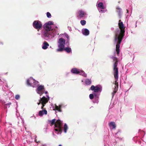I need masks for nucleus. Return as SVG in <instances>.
Masks as SVG:
<instances>
[{
  "label": "nucleus",
  "instance_id": "1",
  "mask_svg": "<svg viewBox=\"0 0 146 146\" xmlns=\"http://www.w3.org/2000/svg\"><path fill=\"white\" fill-rule=\"evenodd\" d=\"M49 121L51 123V125L55 124L54 127L55 128L54 129L56 131L58 132L57 134H58L59 132L61 133L62 132V125L61 121L58 119L56 121V119H54L52 120Z\"/></svg>",
  "mask_w": 146,
  "mask_h": 146
},
{
  "label": "nucleus",
  "instance_id": "2",
  "mask_svg": "<svg viewBox=\"0 0 146 146\" xmlns=\"http://www.w3.org/2000/svg\"><path fill=\"white\" fill-rule=\"evenodd\" d=\"M112 59L114 62L113 64V74L115 79V82H117L118 78L119 71L117 68L118 63L119 61L118 59L115 57H113Z\"/></svg>",
  "mask_w": 146,
  "mask_h": 146
},
{
  "label": "nucleus",
  "instance_id": "3",
  "mask_svg": "<svg viewBox=\"0 0 146 146\" xmlns=\"http://www.w3.org/2000/svg\"><path fill=\"white\" fill-rule=\"evenodd\" d=\"M118 26L119 29H120V31L119 32V29L118 30V32L119 33V34H118V36L123 37L124 36V33L125 32L124 30L125 27L124 26L123 22L121 21V20H119Z\"/></svg>",
  "mask_w": 146,
  "mask_h": 146
},
{
  "label": "nucleus",
  "instance_id": "4",
  "mask_svg": "<svg viewBox=\"0 0 146 146\" xmlns=\"http://www.w3.org/2000/svg\"><path fill=\"white\" fill-rule=\"evenodd\" d=\"M123 38V37L118 36L117 33H115V40L116 41L117 40L116 47V50L117 54H119L120 46Z\"/></svg>",
  "mask_w": 146,
  "mask_h": 146
},
{
  "label": "nucleus",
  "instance_id": "5",
  "mask_svg": "<svg viewBox=\"0 0 146 146\" xmlns=\"http://www.w3.org/2000/svg\"><path fill=\"white\" fill-rule=\"evenodd\" d=\"M65 41L64 39L61 38L58 40V48L57 49L58 52H61L63 50V47H64Z\"/></svg>",
  "mask_w": 146,
  "mask_h": 146
},
{
  "label": "nucleus",
  "instance_id": "6",
  "mask_svg": "<svg viewBox=\"0 0 146 146\" xmlns=\"http://www.w3.org/2000/svg\"><path fill=\"white\" fill-rule=\"evenodd\" d=\"M33 26L38 31L42 28V25L41 22L38 21H35L33 23Z\"/></svg>",
  "mask_w": 146,
  "mask_h": 146
},
{
  "label": "nucleus",
  "instance_id": "7",
  "mask_svg": "<svg viewBox=\"0 0 146 146\" xmlns=\"http://www.w3.org/2000/svg\"><path fill=\"white\" fill-rule=\"evenodd\" d=\"M37 83V82L32 78H30L27 80V84L29 86L35 87V84Z\"/></svg>",
  "mask_w": 146,
  "mask_h": 146
},
{
  "label": "nucleus",
  "instance_id": "8",
  "mask_svg": "<svg viewBox=\"0 0 146 146\" xmlns=\"http://www.w3.org/2000/svg\"><path fill=\"white\" fill-rule=\"evenodd\" d=\"M37 93L41 95L44 93V88L43 86L40 85L38 86L37 89Z\"/></svg>",
  "mask_w": 146,
  "mask_h": 146
},
{
  "label": "nucleus",
  "instance_id": "9",
  "mask_svg": "<svg viewBox=\"0 0 146 146\" xmlns=\"http://www.w3.org/2000/svg\"><path fill=\"white\" fill-rule=\"evenodd\" d=\"M90 89L92 91H94L95 92H97L100 91L101 88L99 85L96 86L94 85H92L90 88Z\"/></svg>",
  "mask_w": 146,
  "mask_h": 146
},
{
  "label": "nucleus",
  "instance_id": "10",
  "mask_svg": "<svg viewBox=\"0 0 146 146\" xmlns=\"http://www.w3.org/2000/svg\"><path fill=\"white\" fill-rule=\"evenodd\" d=\"M40 102L41 104H46L48 102L49 98L48 96V98H46L45 96H43L42 98L40 99Z\"/></svg>",
  "mask_w": 146,
  "mask_h": 146
},
{
  "label": "nucleus",
  "instance_id": "11",
  "mask_svg": "<svg viewBox=\"0 0 146 146\" xmlns=\"http://www.w3.org/2000/svg\"><path fill=\"white\" fill-rule=\"evenodd\" d=\"M78 15L77 16V17L78 18H81L83 17L85 15H86V13L82 10L79 11L78 12Z\"/></svg>",
  "mask_w": 146,
  "mask_h": 146
},
{
  "label": "nucleus",
  "instance_id": "12",
  "mask_svg": "<svg viewBox=\"0 0 146 146\" xmlns=\"http://www.w3.org/2000/svg\"><path fill=\"white\" fill-rule=\"evenodd\" d=\"M115 86V88H114L113 92L112 93V96L113 97L114 95L115 94V93L117 91V90L118 88V82H117L115 83V82L114 83Z\"/></svg>",
  "mask_w": 146,
  "mask_h": 146
},
{
  "label": "nucleus",
  "instance_id": "13",
  "mask_svg": "<svg viewBox=\"0 0 146 146\" xmlns=\"http://www.w3.org/2000/svg\"><path fill=\"white\" fill-rule=\"evenodd\" d=\"M51 32L50 31L47 30H45L44 32V36L45 37H49V36L51 35Z\"/></svg>",
  "mask_w": 146,
  "mask_h": 146
},
{
  "label": "nucleus",
  "instance_id": "14",
  "mask_svg": "<svg viewBox=\"0 0 146 146\" xmlns=\"http://www.w3.org/2000/svg\"><path fill=\"white\" fill-rule=\"evenodd\" d=\"M47 113V111L45 109H44L42 110H41L39 111L38 114L40 116H42L44 114L46 115Z\"/></svg>",
  "mask_w": 146,
  "mask_h": 146
},
{
  "label": "nucleus",
  "instance_id": "15",
  "mask_svg": "<svg viewBox=\"0 0 146 146\" xmlns=\"http://www.w3.org/2000/svg\"><path fill=\"white\" fill-rule=\"evenodd\" d=\"M44 28L45 29V30H47L50 31L51 29V27L50 25H49L46 23L43 26Z\"/></svg>",
  "mask_w": 146,
  "mask_h": 146
},
{
  "label": "nucleus",
  "instance_id": "16",
  "mask_svg": "<svg viewBox=\"0 0 146 146\" xmlns=\"http://www.w3.org/2000/svg\"><path fill=\"white\" fill-rule=\"evenodd\" d=\"M49 45V44L46 41H45L43 43L42 48L43 49L45 50L48 48V46Z\"/></svg>",
  "mask_w": 146,
  "mask_h": 146
},
{
  "label": "nucleus",
  "instance_id": "17",
  "mask_svg": "<svg viewBox=\"0 0 146 146\" xmlns=\"http://www.w3.org/2000/svg\"><path fill=\"white\" fill-rule=\"evenodd\" d=\"M109 125L110 128H111L112 129H115L116 128V126L115 122H111L109 123Z\"/></svg>",
  "mask_w": 146,
  "mask_h": 146
},
{
  "label": "nucleus",
  "instance_id": "18",
  "mask_svg": "<svg viewBox=\"0 0 146 146\" xmlns=\"http://www.w3.org/2000/svg\"><path fill=\"white\" fill-rule=\"evenodd\" d=\"M71 72L73 74H79L80 71L76 68H72L71 70Z\"/></svg>",
  "mask_w": 146,
  "mask_h": 146
},
{
  "label": "nucleus",
  "instance_id": "19",
  "mask_svg": "<svg viewBox=\"0 0 146 146\" xmlns=\"http://www.w3.org/2000/svg\"><path fill=\"white\" fill-rule=\"evenodd\" d=\"M65 50L68 53H70L72 52V50L69 47H66L65 48L63 47V50Z\"/></svg>",
  "mask_w": 146,
  "mask_h": 146
},
{
  "label": "nucleus",
  "instance_id": "20",
  "mask_svg": "<svg viewBox=\"0 0 146 146\" xmlns=\"http://www.w3.org/2000/svg\"><path fill=\"white\" fill-rule=\"evenodd\" d=\"M82 32L83 34L86 36L88 35L89 34V30L86 29H84Z\"/></svg>",
  "mask_w": 146,
  "mask_h": 146
},
{
  "label": "nucleus",
  "instance_id": "21",
  "mask_svg": "<svg viewBox=\"0 0 146 146\" xmlns=\"http://www.w3.org/2000/svg\"><path fill=\"white\" fill-rule=\"evenodd\" d=\"M55 109L58 111L59 112H61L62 110L61 109V105H59V106H58L56 105H55Z\"/></svg>",
  "mask_w": 146,
  "mask_h": 146
},
{
  "label": "nucleus",
  "instance_id": "22",
  "mask_svg": "<svg viewBox=\"0 0 146 146\" xmlns=\"http://www.w3.org/2000/svg\"><path fill=\"white\" fill-rule=\"evenodd\" d=\"M98 7L101 8V9H104V7L103 5V4L102 2L99 3L98 4Z\"/></svg>",
  "mask_w": 146,
  "mask_h": 146
},
{
  "label": "nucleus",
  "instance_id": "23",
  "mask_svg": "<svg viewBox=\"0 0 146 146\" xmlns=\"http://www.w3.org/2000/svg\"><path fill=\"white\" fill-rule=\"evenodd\" d=\"M85 83L86 85H90L91 83V81L90 79H87L86 80Z\"/></svg>",
  "mask_w": 146,
  "mask_h": 146
},
{
  "label": "nucleus",
  "instance_id": "24",
  "mask_svg": "<svg viewBox=\"0 0 146 146\" xmlns=\"http://www.w3.org/2000/svg\"><path fill=\"white\" fill-rule=\"evenodd\" d=\"M64 37H66L67 38V40L66 42L68 43L70 40V39L69 38V36L66 33H64Z\"/></svg>",
  "mask_w": 146,
  "mask_h": 146
},
{
  "label": "nucleus",
  "instance_id": "25",
  "mask_svg": "<svg viewBox=\"0 0 146 146\" xmlns=\"http://www.w3.org/2000/svg\"><path fill=\"white\" fill-rule=\"evenodd\" d=\"M68 129V127L66 124L65 123L64 125V131L65 133H66L67 132V130Z\"/></svg>",
  "mask_w": 146,
  "mask_h": 146
},
{
  "label": "nucleus",
  "instance_id": "26",
  "mask_svg": "<svg viewBox=\"0 0 146 146\" xmlns=\"http://www.w3.org/2000/svg\"><path fill=\"white\" fill-rule=\"evenodd\" d=\"M96 94H90L89 95V97L90 99L91 100L93 99L94 98V96H96Z\"/></svg>",
  "mask_w": 146,
  "mask_h": 146
},
{
  "label": "nucleus",
  "instance_id": "27",
  "mask_svg": "<svg viewBox=\"0 0 146 146\" xmlns=\"http://www.w3.org/2000/svg\"><path fill=\"white\" fill-rule=\"evenodd\" d=\"M79 74L84 76H87L86 74H85V72L83 71H80V73Z\"/></svg>",
  "mask_w": 146,
  "mask_h": 146
},
{
  "label": "nucleus",
  "instance_id": "28",
  "mask_svg": "<svg viewBox=\"0 0 146 146\" xmlns=\"http://www.w3.org/2000/svg\"><path fill=\"white\" fill-rule=\"evenodd\" d=\"M80 22L81 25L82 26L85 25L86 23V21L84 20H81Z\"/></svg>",
  "mask_w": 146,
  "mask_h": 146
},
{
  "label": "nucleus",
  "instance_id": "29",
  "mask_svg": "<svg viewBox=\"0 0 146 146\" xmlns=\"http://www.w3.org/2000/svg\"><path fill=\"white\" fill-rule=\"evenodd\" d=\"M46 16L48 18H50L51 17V15L50 13L49 12H47L46 13Z\"/></svg>",
  "mask_w": 146,
  "mask_h": 146
},
{
  "label": "nucleus",
  "instance_id": "30",
  "mask_svg": "<svg viewBox=\"0 0 146 146\" xmlns=\"http://www.w3.org/2000/svg\"><path fill=\"white\" fill-rule=\"evenodd\" d=\"M46 23L48 25H53V23L51 21H49Z\"/></svg>",
  "mask_w": 146,
  "mask_h": 146
},
{
  "label": "nucleus",
  "instance_id": "31",
  "mask_svg": "<svg viewBox=\"0 0 146 146\" xmlns=\"http://www.w3.org/2000/svg\"><path fill=\"white\" fill-rule=\"evenodd\" d=\"M117 12H118L119 14H120L121 12V9L119 7H117Z\"/></svg>",
  "mask_w": 146,
  "mask_h": 146
},
{
  "label": "nucleus",
  "instance_id": "32",
  "mask_svg": "<svg viewBox=\"0 0 146 146\" xmlns=\"http://www.w3.org/2000/svg\"><path fill=\"white\" fill-rule=\"evenodd\" d=\"M15 98L16 99L18 100L20 98V96L19 95H17L15 96Z\"/></svg>",
  "mask_w": 146,
  "mask_h": 146
},
{
  "label": "nucleus",
  "instance_id": "33",
  "mask_svg": "<svg viewBox=\"0 0 146 146\" xmlns=\"http://www.w3.org/2000/svg\"><path fill=\"white\" fill-rule=\"evenodd\" d=\"M11 103H7L5 104V106H9L11 104Z\"/></svg>",
  "mask_w": 146,
  "mask_h": 146
},
{
  "label": "nucleus",
  "instance_id": "34",
  "mask_svg": "<svg viewBox=\"0 0 146 146\" xmlns=\"http://www.w3.org/2000/svg\"><path fill=\"white\" fill-rule=\"evenodd\" d=\"M41 103V102H40V100H39V102L37 103V104H38V105H39Z\"/></svg>",
  "mask_w": 146,
  "mask_h": 146
},
{
  "label": "nucleus",
  "instance_id": "35",
  "mask_svg": "<svg viewBox=\"0 0 146 146\" xmlns=\"http://www.w3.org/2000/svg\"><path fill=\"white\" fill-rule=\"evenodd\" d=\"M42 104V107H44L45 105L46 104Z\"/></svg>",
  "mask_w": 146,
  "mask_h": 146
},
{
  "label": "nucleus",
  "instance_id": "36",
  "mask_svg": "<svg viewBox=\"0 0 146 146\" xmlns=\"http://www.w3.org/2000/svg\"><path fill=\"white\" fill-rule=\"evenodd\" d=\"M43 107H42V106H41V109H42V110H44V109H43Z\"/></svg>",
  "mask_w": 146,
  "mask_h": 146
},
{
  "label": "nucleus",
  "instance_id": "37",
  "mask_svg": "<svg viewBox=\"0 0 146 146\" xmlns=\"http://www.w3.org/2000/svg\"><path fill=\"white\" fill-rule=\"evenodd\" d=\"M45 93V94H46L47 93V92L46 91Z\"/></svg>",
  "mask_w": 146,
  "mask_h": 146
},
{
  "label": "nucleus",
  "instance_id": "38",
  "mask_svg": "<svg viewBox=\"0 0 146 146\" xmlns=\"http://www.w3.org/2000/svg\"><path fill=\"white\" fill-rule=\"evenodd\" d=\"M58 146H62V145H60Z\"/></svg>",
  "mask_w": 146,
  "mask_h": 146
},
{
  "label": "nucleus",
  "instance_id": "39",
  "mask_svg": "<svg viewBox=\"0 0 146 146\" xmlns=\"http://www.w3.org/2000/svg\"><path fill=\"white\" fill-rule=\"evenodd\" d=\"M35 141H36V142H38L36 141V140H35Z\"/></svg>",
  "mask_w": 146,
  "mask_h": 146
}]
</instances>
